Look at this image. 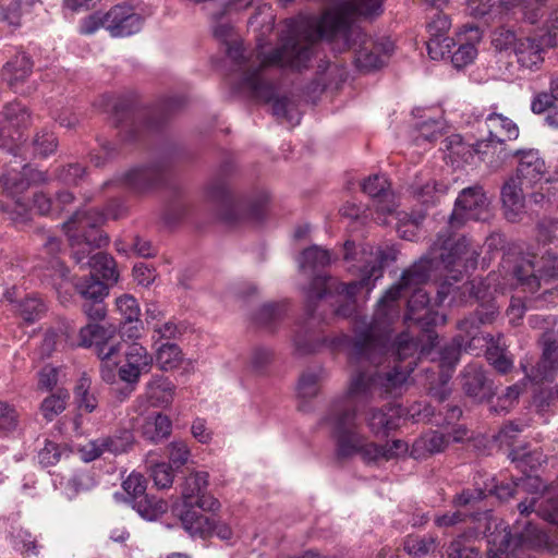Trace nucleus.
Masks as SVG:
<instances>
[{"label": "nucleus", "instance_id": "4c0bfd02", "mask_svg": "<svg viewBox=\"0 0 558 558\" xmlns=\"http://www.w3.org/2000/svg\"><path fill=\"white\" fill-rule=\"evenodd\" d=\"M117 333V328L112 325L102 326L99 324H87L80 330V345L93 348L94 352L98 345L107 342Z\"/></svg>", "mask_w": 558, "mask_h": 558}, {"label": "nucleus", "instance_id": "58836bf2", "mask_svg": "<svg viewBox=\"0 0 558 558\" xmlns=\"http://www.w3.org/2000/svg\"><path fill=\"white\" fill-rule=\"evenodd\" d=\"M47 311V306L41 298L37 294H26L23 300L17 303L13 313L20 316L25 323L34 324L41 319Z\"/></svg>", "mask_w": 558, "mask_h": 558}, {"label": "nucleus", "instance_id": "c85d7f7f", "mask_svg": "<svg viewBox=\"0 0 558 558\" xmlns=\"http://www.w3.org/2000/svg\"><path fill=\"white\" fill-rule=\"evenodd\" d=\"M546 44L543 36L535 37H521L513 50L517 62L522 69L536 71L539 69L544 61V49Z\"/></svg>", "mask_w": 558, "mask_h": 558}, {"label": "nucleus", "instance_id": "7c9ffc66", "mask_svg": "<svg viewBox=\"0 0 558 558\" xmlns=\"http://www.w3.org/2000/svg\"><path fill=\"white\" fill-rule=\"evenodd\" d=\"M122 349V343L117 338V333L107 342L98 345L95 354L100 360V377L107 384H114L117 381V367L119 362L113 360L119 356Z\"/></svg>", "mask_w": 558, "mask_h": 558}, {"label": "nucleus", "instance_id": "a211bd4d", "mask_svg": "<svg viewBox=\"0 0 558 558\" xmlns=\"http://www.w3.org/2000/svg\"><path fill=\"white\" fill-rule=\"evenodd\" d=\"M514 529V532L505 531L498 545H496V538L489 541L496 548H489L487 558H515L519 549L531 543L539 533L537 526L531 522H525L522 531L519 526Z\"/></svg>", "mask_w": 558, "mask_h": 558}, {"label": "nucleus", "instance_id": "f8f14e48", "mask_svg": "<svg viewBox=\"0 0 558 558\" xmlns=\"http://www.w3.org/2000/svg\"><path fill=\"white\" fill-rule=\"evenodd\" d=\"M490 218L489 201L480 184L464 187L458 195L449 217V228L458 229L466 221H487Z\"/></svg>", "mask_w": 558, "mask_h": 558}, {"label": "nucleus", "instance_id": "4468645a", "mask_svg": "<svg viewBox=\"0 0 558 558\" xmlns=\"http://www.w3.org/2000/svg\"><path fill=\"white\" fill-rule=\"evenodd\" d=\"M456 283L450 278V272H447L446 279L440 283L437 291V304H442L448 298H450L449 304L463 303L469 299H474L478 305L496 303L492 296L489 284L482 278H474L460 287Z\"/></svg>", "mask_w": 558, "mask_h": 558}, {"label": "nucleus", "instance_id": "72a5a7b5", "mask_svg": "<svg viewBox=\"0 0 558 558\" xmlns=\"http://www.w3.org/2000/svg\"><path fill=\"white\" fill-rule=\"evenodd\" d=\"M466 434V429L459 427L452 435L453 441H460ZM451 435L438 430H430L421 436L414 444L412 454L423 450L429 454L441 452L450 442Z\"/></svg>", "mask_w": 558, "mask_h": 558}, {"label": "nucleus", "instance_id": "6e6d98bb", "mask_svg": "<svg viewBox=\"0 0 558 558\" xmlns=\"http://www.w3.org/2000/svg\"><path fill=\"white\" fill-rule=\"evenodd\" d=\"M283 304L271 303L263 305L256 314V323L267 329H272L286 315Z\"/></svg>", "mask_w": 558, "mask_h": 558}, {"label": "nucleus", "instance_id": "37998d69", "mask_svg": "<svg viewBox=\"0 0 558 558\" xmlns=\"http://www.w3.org/2000/svg\"><path fill=\"white\" fill-rule=\"evenodd\" d=\"M109 283L101 281L96 275L90 274L76 282L75 289L84 301L106 299L109 294Z\"/></svg>", "mask_w": 558, "mask_h": 558}, {"label": "nucleus", "instance_id": "f704fd0d", "mask_svg": "<svg viewBox=\"0 0 558 558\" xmlns=\"http://www.w3.org/2000/svg\"><path fill=\"white\" fill-rule=\"evenodd\" d=\"M174 390L172 381L161 375L153 376L146 384V396L154 407L169 405L173 400Z\"/></svg>", "mask_w": 558, "mask_h": 558}, {"label": "nucleus", "instance_id": "0eeeda50", "mask_svg": "<svg viewBox=\"0 0 558 558\" xmlns=\"http://www.w3.org/2000/svg\"><path fill=\"white\" fill-rule=\"evenodd\" d=\"M359 407V403L343 393L331 402L328 413L323 418V422L331 428L336 440V454L339 459L357 454L363 445L365 436L357 430Z\"/></svg>", "mask_w": 558, "mask_h": 558}, {"label": "nucleus", "instance_id": "c9c22d12", "mask_svg": "<svg viewBox=\"0 0 558 558\" xmlns=\"http://www.w3.org/2000/svg\"><path fill=\"white\" fill-rule=\"evenodd\" d=\"M171 430L172 423L170 418L162 413L148 416L141 428L143 438L151 444H158L165 440L170 436Z\"/></svg>", "mask_w": 558, "mask_h": 558}, {"label": "nucleus", "instance_id": "603ef678", "mask_svg": "<svg viewBox=\"0 0 558 558\" xmlns=\"http://www.w3.org/2000/svg\"><path fill=\"white\" fill-rule=\"evenodd\" d=\"M70 395L68 390L63 389H59L56 393L45 398L40 405L44 417L48 422H51L56 416L65 410Z\"/></svg>", "mask_w": 558, "mask_h": 558}, {"label": "nucleus", "instance_id": "1a4fd4ad", "mask_svg": "<svg viewBox=\"0 0 558 558\" xmlns=\"http://www.w3.org/2000/svg\"><path fill=\"white\" fill-rule=\"evenodd\" d=\"M207 195L219 206V216L227 223H234L242 219L260 221L269 199L266 192H260L254 198L246 201L234 199L222 177L215 178L208 184Z\"/></svg>", "mask_w": 558, "mask_h": 558}, {"label": "nucleus", "instance_id": "79ce46f5", "mask_svg": "<svg viewBox=\"0 0 558 558\" xmlns=\"http://www.w3.org/2000/svg\"><path fill=\"white\" fill-rule=\"evenodd\" d=\"M253 0H230L229 3L211 13V19L214 21L213 33L214 36L222 41H226L231 35L232 27L229 23L221 22L225 14L227 13V9L231 10H243L251 7Z\"/></svg>", "mask_w": 558, "mask_h": 558}, {"label": "nucleus", "instance_id": "8fccbe9b", "mask_svg": "<svg viewBox=\"0 0 558 558\" xmlns=\"http://www.w3.org/2000/svg\"><path fill=\"white\" fill-rule=\"evenodd\" d=\"M70 453L65 446L46 439L44 447L38 450L37 459L43 468H50L59 463L63 457L68 458Z\"/></svg>", "mask_w": 558, "mask_h": 558}, {"label": "nucleus", "instance_id": "39448f33", "mask_svg": "<svg viewBox=\"0 0 558 558\" xmlns=\"http://www.w3.org/2000/svg\"><path fill=\"white\" fill-rule=\"evenodd\" d=\"M122 211L111 210L107 207L106 213L96 209H84L75 211L68 221L63 223L72 247V256L81 268H89L110 286L119 280V272L114 258L105 252L92 254L93 250L108 245L109 238L102 233L99 227L106 219H119Z\"/></svg>", "mask_w": 558, "mask_h": 558}, {"label": "nucleus", "instance_id": "ea45409f", "mask_svg": "<svg viewBox=\"0 0 558 558\" xmlns=\"http://www.w3.org/2000/svg\"><path fill=\"white\" fill-rule=\"evenodd\" d=\"M32 69L33 62L31 58L25 52H22L5 63L3 66V77L10 86H15L32 73Z\"/></svg>", "mask_w": 558, "mask_h": 558}, {"label": "nucleus", "instance_id": "9b49d317", "mask_svg": "<svg viewBox=\"0 0 558 558\" xmlns=\"http://www.w3.org/2000/svg\"><path fill=\"white\" fill-rule=\"evenodd\" d=\"M511 158L517 159V177L526 186H533L541 182L546 173L547 167L539 151L534 148L504 149L499 155L488 161V168L496 172L500 170Z\"/></svg>", "mask_w": 558, "mask_h": 558}, {"label": "nucleus", "instance_id": "5fc2aeb1", "mask_svg": "<svg viewBox=\"0 0 558 558\" xmlns=\"http://www.w3.org/2000/svg\"><path fill=\"white\" fill-rule=\"evenodd\" d=\"M405 414L403 418H409L414 423L426 422L432 425L441 424L440 415H436L433 407L423 401H416L409 408H404Z\"/></svg>", "mask_w": 558, "mask_h": 558}, {"label": "nucleus", "instance_id": "69168bd1", "mask_svg": "<svg viewBox=\"0 0 558 558\" xmlns=\"http://www.w3.org/2000/svg\"><path fill=\"white\" fill-rule=\"evenodd\" d=\"M477 54V49L474 44L468 41V43H460L457 50H453L451 48L450 53H446L445 57H450L451 62L454 68L461 69L473 62Z\"/></svg>", "mask_w": 558, "mask_h": 558}, {"label": "nucleus", "instance_id": "aec40b11", "mask_svg": "<svg viewBox=\"0 0 558 558\" xmlns=\"http://www.w3.org/2000/svg\"><path fill=\"white\" fill-rule=\"evenodd\" d=\"M445 150L450 162L460 167L464 163H471L475 155L480 157L488 166L492 160L489 148L482 149L478 147V141L473 144L465 143L461 135L453 134L445 140Z\"/></svg>", "mask_w": 558, "mask_h": 558}, {"label": "nucleus", "instance_id": "774afa93", "mask_svg": "<svg viewBox=\"0 0 558 558\" xmlns=\"http://www.w3.org/2000/svg\"><path fill=\"white\" fill-rule=\"evenodd\" d=\"M396 354L400 362L413 356L418 350V342L407 331L401 332L395 341Z\"/></svg>", "mask_w": 558, "mask_h": 558}, {"label": "nucleus", "instance_id": "864d4df0", "mask_svg": "<svg viewBox=\"0 0 558 558\" xmlns=\"http://www.w3.org/2000/svg\"><path fill=\"white\" fill-rule=\"evenodd\" d=\"M74 397L78 409L92 413L98 405V399L90 392V379L83 375L74 389Z\"/></svg>", "mask_w": 558, "mask_h": 558}, {"label": "nucleus", "instance_id": "6ab92c4d", "mask_svg": "<svg viewBox=\"0 0 558 558\" xmlns=\"http://www.w3.org/2000/svg\"><path fill=\"white\" fill-rule=\"evenodd\" d=\"M144 17L129 4H116L107 12V31L112 37H128L138 33Z\"/></svg>", "mask_w": 558, "mask_h": 558}, {"label": "nucleus", "instance_id": "6e6552de", "mask_svg": "<svg viewBox=\"0 0 558 558\" xmlns=\"http://www.w3.org/2000/svg\"><path fill=\"white\" fill-rule=\"evenodd\" d=\"M509 276L515 280V287L524 292L535 293L542 284L558 280V254L545 252L541 257L534 255L519 256L512 263L504 259Z\"/></svg>", "mask_w": 558, "mask_h": 558}, {"label": "nucleus", "instance_id": "9d476101", "mask_svg": "<svg viewBox=\"0 0 558 558\" xmlns=\"http://www.w3.org/2000/svg\"><path fill=\"white\" fill-rule=\"evenodd\" d=\"M416 366L415 362H409L405 371L400 365H395L391 369L381 373L378 371H361L352 376L350 386L344 393L356 403L365 404L369 401L374 391L380 393H392L400 389L407 381L410 374Z\"/></svg>", "mask_w": 558, "mask_h": 558}, {"label": "nucleus", "instance_id": "c756f323", "mask_svg": "<svg viewBox=\"0 0 558 558\" xmlns=\"http://www.w3.org/2000/svg\"><path fill=\"white\" fill-rule=\"evenodd\" d=\"M523 185L517 177L510 175L501 186L500 195L506 218L515 221L524 208Z\"/></svg>", "mask_w": 558, "mask_h": 558}, {"label": "nucleus", "instance_id": "b1692460", "mask_svg": "<svg viewBox=\"0 0 558 558\" xmlns=\"http://www.w3.org/2000/svg\"><path fill=\"white\" fill-rule=\"evenodd\" d=\"M0 182L9 193L17 194L26 191L33 184L48 183L49 177L47 172L24 165L21 171L8 170L1 175Z\"/></svg>", "mask_w": 558, "mask_h": 558}, {"label": "nucleus", "instance_id": "f03ea898", "mask_svg": "<svg viewBox=\"0 0 558 558\" xmlns=\"http://www.w3.org/2000/svg\"><path fill=\"white\" fill-rule=\"evenodd\" d=\"M331 262L330 253L317 245L305 248L299 264L302 271L313 274L314 277L305 291L306 295V318L303 326L295 332L293 342L295 351L301 354H311L322 348L337 350L350 341V336L341 333L336 337H328L322 327L325 318L316 314L317 303L325 296L337 294L345 296L348 303L335 310L337 316L349 317L354 311V298L362 290L371 291L374 281L381 276L380 268L375 266L364 275L360 280H353L348 283L340 282L336 278L320 271Z\"/></svg>", "mask_w": 558, "mask_h": 558}, {"label": "nucleus", "instance_id": "49530a36", "mask_svg": "<svg viewBox=\"0 0 558 558\" xmlns=\"http://www.w3.org/2000/svg\"><path fill=\"white\" fill-rule=\"evenodd\" d=\"M183 361V353L180 347L172 342H165L156 351V363L162 371L178 368Z\"/></svg>", "mask_w": 558, "mask_h": 558}, {"label": "nucleus", "instance_id": "09e8293b", "mask_svg": "<svg viewBox=\"0 0 558 558\" xmlns=\"http://www.w3.org/2000/svg\"><path fill=\"white\" fill-rule=\"evenodd\" d=\"M96 486V481L90 472L77 471L64 484V492L69 499L86 493Z\"/></svg>", "mask_w": 558, "mask_h": 558}, {"label": "nucleus", "instance_id": "20e7f679", "mask_svg": "<svg viewBox=\"0 0 558 558\" xmlns=\"http://www.w3.org/2000/svg\"><path fill=\"white\" fill-rule=\"evenodd\" d=\"M302 25L294 19L286 21L284 29L279 36V45L269 53L258 54V66L247 71L240 80V88L246 90L256 100L272 104V114L286 119L293 124L300 123V114L294 110L293 104L287 96H277L276 85L266 78L270 68L301 71L307 69L313 57L310 43L301 38Z\"/></svg>", "mask_w": 558, "mask_h": 558}, {"label": "nucleus", "instance_id": "2f4dec72", "mask_svg": "<svg viewBox=\"0 0 558 558\" xmlns=\"http://www.w3.org/2000/svg\"><path fill=\"white\" fill-rule=\"evenodd\" d=\"M193 508H177V514L181 521L183 529L192 537L207 538L213 536V527L210 525L211 518L202 514Z\"/></svg>", "mask_w": 558, "mask_h": 558}, {"label": "nucleus", "instance_id": "a878e982", "mask_svg": "<svg viewBox=\"0 0 558 558\" xmlns=\"http://www.w3.org/2000/svg\"><path fill=\"white\" fill-rule=\"evenodd\" d=\"M362 190L376 202L377 211L389 215L397 207L395 194L389 189V182L385 175L374 174L362 184Z\"/></svg>", "mask_w": 558, "mask_h": 558}, {"label": "nucleus", "instance_id": "de8ad7c7", "mask_svg": "<svg viewBox=\"0 0 558 558\" xmlns=\"http://www.w3.org/2000/svg\"><path fill=\"white\" fill-rule=\"evenodd\" d=\"M138 514L146 520H156L159 515L167 511L168 505L162 499L148 494L142 496L140 499H134L132 504Z\"/></svg>", "mask_w": 558, "mask_h": 558}, {"label": "nucleus", "instance_id": "a18cd8bd", "mask_svg": "<svg viewBox=\"0 0 558 558\" xmlns=\"http://www.w3.org/2000/svg\"><path fill=\"white\" fill-rule=\"evenodd\" d=\"M477 354V348H472V342L466 343L462 335L454 337L450 344L444 347L440 351V361L442 365L454 367L459 362L461 352Z\"/></svg>", "mask_w": 558, "mask_h": 558}, {"label": "nucleus", "instance_id": "4be33fe9", "mask_svg": "<svg viewBox=\"0 0 558 558\" xmlns=\"http://www.w3.org/2000/svg\"><path fill=\"white\" fill-rule=\"evenodd\" d=\"M405 410L401 404H388L371 410L366 417L367 426L375 436H388L400 426Z\"/></svg>", "mask_w": 558, "mask_h": 558}, {"label": "nucleus", "instance_id": "a19ab883", "mask_svg": "<svg viewBox=\"0 0 558 558\" xmlns=\"http://www.w3.org/2000/svg\"><path fill=\"white\" fill-rule=\"evenodd\" d=\"M270 51H268L269 53ZM267 54V52L263 51L262 44L257 45V51L255 53L246 54V50L243 47L241 43H232L229 44L227 47V57L232 61V63L238 66L239 69H244L243 74H245L247 71L255 69L258 66V54ZM244 75H242L243 77Z\"/></svg>", "mask_w": 558, "mask_h": 558}, {"label": "nucleus", "instance_id": "052dcab7", "mask_svg": "<svg viewBox=\"0 0 558 558\" xmlns=\"http://www.w3.org/2000/svg\"><path fill=\"white\" fill-rule=\"evenodd\" d=\"M86 175V168L78 163H69L56 169V179L66 185H78Z\"/></svg>", "mask_w": 558, "mask_h": 558}, {"label": "nucleus", "instance_id": "bb28decb", "mask_svg": "<svg viewBox=\"0 0 558 558\" xmlns=\"http://www.w3.org/2000/svg\"><path fill=\"white\" fill-rule=\"evenodd\" d=\"M482 342L486 345L485 357L489 365L499 374H508L513 368V359L508 351L504 335H483Z\"/></svg>", "mask_w": 558, "mask_h": 558}, {"label": "nucleus", "instance_id": "e433bc0d", "mask_svg": "<svg viewBox=\"0 0 558 558\" xmlns=\"http://www.w3.org/2000/svg\"><path fill=\"white\" fill-rule=\"evenodd\" d=\"M328 377L323 366H315L304 371L299 378L296 392L302 399L315 398L319 392V385Z\"/></svg>", "mask_w": 558, "mask_h": 558}, {"label": "nucleus", "instance_id": "e2e57ef3", "mask_svg": "<svg viewBox=\"0 0 558 558\" xmlns=\"http://www.w3.org/2000/svg\"><path fill=\"white\" fill-rule=\"evenodd\" d=\"M11 544L16 551L21 554H28L38 556V545L37 541L33 535L26 530H17L11 534Z\"/></svg>", "mask_w": 558, "mask_h": 558}, {"label": "nucleus", "instance_id": "ddd939ff", "mask_svg": "<svg viewBox=\"0 0 558 558\" xmlns=\"http://www.w3.org/2000/svg\"><path fill=\"white\" fill-rule=\"evenodd\" d=\"M153 363V355L138 342H132L126 347L124 364L117 367V377L126 385L122 390L124 399L135 390L141 376L149 373Z\"/></svg>", "mask_w": 558, "mask_h": 558}, {"label": "nucleus", "instance_id": "3c124183", "mask_svg": "<svg viewBox=\"0 0 558 558\" xmlns=\"http://www.w3.org/2000/svg\"><path fill=\"white\" fill-rule=\"evenodd\" d=\"M556 101L550 93H539L532 99L531 110L536 114H541L548 109H553L546 117V121L549 125L558 128V106Z\"/></svg>", "mask_w": 558, "mask_h": 558}, {"label": "nucleus", "instance_id": "c03bdc74", "mask_svg": "<svg viewBox=\"0 0 558 558\" xmlns=\"http://www.w3.org/2000/svg\"><path fill=\"white\" fill-rule=\"evenodd\" d=\"M508 457L523 473H525L527 469L533 471L545 462V457L541 451L527 450L526 446L512 448Z\"/></svg>", "mask_w": 558, "mask_h": 558}, {"label": "nucleus", "instance_id": "423d86ee", "mask_svg": "<svg viewBox=\"0 0 558 558\" xmlns=\"http://www.w3.org/2000/svg\"><path fill=\"white\" fill-rule=\"evenodd\" d=\"M185 99L182 96H169L157 102L147 113L144 128L157 130L165 124L180 108L183 107ZM135 95L132 93L124 95H104L100 100V107L111 112L118 128L125 130L126 138L136 140L138 128L135 124V118L144 116L135 110Z\"/></svg>", "mask_w": 558, "mask_h": 558}, {"label": "nucleus", "instance_id": "338daca9", "mask_svg": "<svg viewBox=\"0 0 558 558\" xmlns=\"http://www.w3.org/2000/svg\"><path fill=\"white\" fill-rule=\"evenodd\" d=\"M441 556L442 558H481L480 550L466 546L462 536L451 541Z\"/></svg>", "mask_w": 558, "mask_h": 558}, {"label": "nucleus", "instance_id": "dca6fc26", "mask_svg": "<svg viewBox=\"0 0 558 558\" xmlns=\"http://www.w3.org/2000/svg\"><path fill=\"white\" fill-rule=\"evenodd\" d=\"M207 472L190 473L181 485L182 505L180 508L197 507L204 511H216L220 507L218 499L214 498L208 492Z\"/></svg>", "mask_w": 558, "mask_h": 558}, {"label": "nucleus", "instance_id": "f3484780", "mask_svg": "<svg viewBox=\"0 0 558 558\" xmlns=\"http://www.w3.org/2000/svg\"><path fill=\"white\" fill-rule=\"evenodd\" d=\"M499 315V306L497 303H484L477 305L476 310L458 320L457 329L465 339L466 343L472 342V348H477L475 342L483 341L481 327L484 325H492Z\"/></svg>", "mask_w": 558, "mask_h": 558}, {"label": "nucleus", "instance_id": "7ed1b4c3", "mask_svg": "<svg viewBox=\"0 0 558 558\" xmlns=\"http://www.w3.org/2000/svg\"><path fill=\"white\" fill-rule=\"evenodd\" d=\"M383 12V0H345L335 11H328L318 21L294 19L302 25L301 38L314 45L318 39L341 41L343 48L354 51V64L364 73L381 69L395 51V43L389 37H368L354 23L355 17L378 16Z\"/></svg>", "mask_w": 558, "mask_h": 558}, {"label": "nucleus", "instance_id": "473e14b6", "mask_svg": "<svg viewBox=\"0 0 558 558\" xmlns=\"http://www.w3.org/2000/svg\"><path fill=\"white\" fill-rule=\"evenodd\" d=\"M134 444V436L131 430L123 429L113 436L97 439L92 442L89 460L100 457L104 452L121 454L131 449Z\"/></svg>", "mask_w": 558, "mask_h": 558}, {"label": "nucleus", "instance_id": "680f3d73", "mask_svg": "<svg viewBox=\"0 0 558 558\" xmlns=\"http://www.w3.org/2000/svg\"><path fill=\"white\" fill-rule=\"evenodd\" d=\"M445 193V185L429 180L422 185H413V194L418 202L424 205H434L438 201V195Z\"/></svg>", "mask_w": 558, "mask_h": 558}, {"label": "nucleus", "instance_id": "412c9836", "mask_svg": "<svg viewBox=\"0 0 558 558\" xmlns=\"http://www.w3.org/2000/svg\"><path fill=\"white\" fill-rule=\"evenodd\" d=\"M429 39L427 41V51L432 59H444L446 53L451 52V48L457 46L453 38L446 36L450 28V21L447 15L437 14L427 26Z\"/></svg>", "mask_w": 558, "mask_h": 558}, {"label": "nucleus", "instance_id": "2eb2a0df", "mask_svg": "<svg viewBox=\"0 0 558 558\" xmlns=\"http://www.w3.org/2000/svg\"><path fill=\"white\" fill-rule=\"evenodd\" d=\"M484 124L488 134L487 137L478 140V147L489 148L492 158L498 156L500 150L510 149L506 142L517 140L520 134L518 124L501 113H488Z\"/></svg>", "mask_w": 558, "mask_h": 558}, {"label": "nucleus", "instance_id": "cd10ccee", "mask_svg": "<svg viewBox=\"0 0 558 558\" xmlns=\"http://www.w3.org/2000/svg\"><path fill=\"white\" fill-rule=\"evenodd\" d=\"M462 388L472 398L484 400L494 395L493 381L481 365L469 364L462 373Z\"/></svg>", "mask_w": 558, "mask_h": 558}, {"label": "nucleus", "instance_id": "0e129e2a", "mask_svg": "<svg viewBox=\"0 0 558 558\" xmlns=\"http://www.w3.org/2000/svg\"><path fill=\"white\" fill-rule=\"evenodd\" d=\"M20 422V414L15 407L0 400V434L9 435L14 432Z\"/></svg>", "mask_w": 558, "mask_h": 558}, {"label": "nucleus", "instance_id": "4d7b16f0", "mask_svg": "<svg viewBox=\"0 0 558 558\" xmlns=\"http://www.w3.org/2000/svg\"><path fill=\"white\" fill-rule=\"evenodd\" d=\"M4 121L10 126L20 129L25 128L29 123L31 116L25 106L20 102L8 104L1 113Z\"/></svg>", "mask_w": 558, "mask_h": 558}, {"label": "nucleus", "instance_id": "13d9d810", "mask_svg": "<svg viewBox=\"0 0 558 558\" xmlns=\"http://www.w3.org/2000/svg\"><path fill=\"white\" fill-rule=\"evenodd\" d=\"M33 148L35 155L46 158L57 150L58 138L51 131L43 129L34 136Z\"/></svg>", "mask_w": 558, "mask_h": 558}, {"label": "nucleus", "instance_id": "bf43d9fd", "mask_svg": "<svg viewBox=\"0 0 558 558\" xmlns=\"http://www.w3.org/2000/svg\"><path fill=\"white\" fill-rule=\"evenodd\" d=\"M436 548V539L430 535L408 536L404 541V550L412 556L423 557Z\"/></svg>", "mask_w": 558, "mask_h": 558}, {"label": "nucleus", "instance_id": "393cba45", "mask_svg": "<svg viewBox=\"0 0 558 558\" xmlns=\"http://www.w3.org/2000/svg\"><path fill=\"white\" fill-rule=\"evenodd\" d=\"M165 174L166 169L161 165L136 167L124 173L123 183L132 192L143 193L161 183Z\"/></svg>", "mask_w": 558, "mask_h": 558}, {"label": "nucleus", "instance_id": "5701e85b", "mask_svg": "<svg viewBox=\"0 0 558 558\" xmlns=\"http://www.w3.org/2000/svg\"><path fill=\"white\" fill-rule=\"evenodd\" d=\"M522 371L531 381L542 383L554 380L558 373V341L546 340L544 342L543 352L539 361L527 372V366L521 363Z\"/></svg>", "mask_w": 558, "mask_h": 558}, {"label": "nucleus", "instance_id": "f257e3e1", "mask_svg": "<svg viewBox=\"0 0 558 558\" xmlns=\"http://www.w3.org/2000/svg\"><path fill=\"white\" fill-rule=\"evenodd\" d=\"M480 253L465 238L452 239L449 229L438 232L428 252L403 270L400 280L393 283L377 302L373 322L355 330V336L344 344L349 348V356L354 362L368 361L377 364L387 352L388 337L379 332L378 325H389L396 314L395 303L401 292L413 290L409 301L404 320L412 322L428 331L430 327L445 325L447 316L434 312L429 307L428 293L420 288L427 282L435 271L450 272V278L459 282L463 272L475 269Z\"/></svg>", "mask_w": 558, "mask_h": 558}]
</instances>
